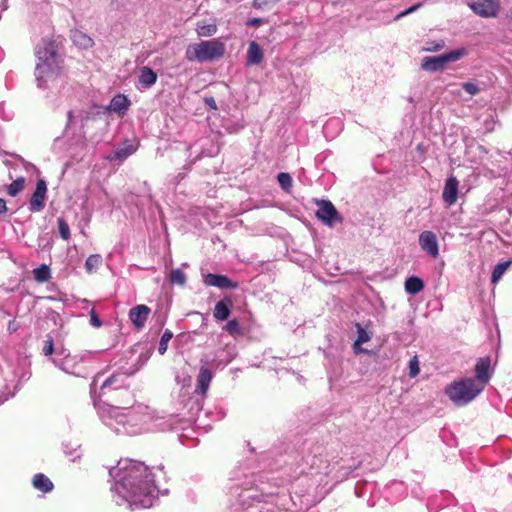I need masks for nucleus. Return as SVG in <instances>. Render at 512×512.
Wrapping results in <instances>:
<instances>
[{"label": "nucleus", "mask_w": 512, "mask_h": 512, "mask_svg": "<svg viewBox=\"0 0 512 512\" xmlns=\"http://www.w3.org/2000/svg\"><path fill=\"white\" fill-rule=\"evenodd\" d=\"M64 453L70 457V460L72 462H75L76 460L80 459L82 455L80 451V446L70 448L69 445H65Z\"/></svg>", "instance_id": "obj_43"}, {"label": "nucleus", "mask_w": 512, "mask_h": 512, "mask_svg": "<svg viewBox=\"0 0 512 512\" xmlns=\"http://www.w3.org/2000/svg\"><path fill=\"white\" fill-rule=\"evenodd\" d=\"M333 123H337V124H338V123H339V121H338V120H331V121L326 125V128H328V126H329L330 124H333Z\"/></svg>", "instance_id": "obj_55"}, {"label": "nucleus", "mask_w": 512, "mask_h": 512, "mask_svg": "<svg viewBox=\"0 0 512 512\" xmlns=\"http://www.w3.org/2000/svg\"><path fill=\"white\" fill-rule=\"evenodd\" d=\"M46 192V182L44 180H39L36 184V189L29 202V210L31 212H39L43 209Z\"/></svg>", "instance_id": "obj_15"}, {"label": "nucleus", "mask_w": 512, "mask_h": 512, "mask_svg": "<svg viewBox=\"0 0 512 512\" xmlns=\"http://www.w3.org/2000/svg\"><path fill=\"white\" fill-rule=\"evenodd\" d=\"M99 416L105 426L119 435H137L171 428L172 419L160 415L148 406L138 404L131 408L103 405Z\"/></svg>", "instance_id": "obj_2"}, {"label": "nucleus", "mask_w": 512, "mask_h": 512, "mask_svg": "<svg viewBox=\"0 0 512 512\" xmlns=\"http://www.w3.org/2000/svg\"><path fill=\"white\" fill-rule=\"evenodd\" d=\"M146 357L144 355L136 356L133 351H127L124 355L114 364L117 370L126 377L134 375L145 364Z\"/></svg>", "instance_id": "obj_9"}, {"label": "nucleus", "mask_w": 512, "mask_h": 512, "mask_svg": "<svg viewBox=\"0 0 512 512\" xmlns=\"http://www.w3.org/2000/svg\"><path fill=\"white\" fill-rule=\"evenodd\" d=\"M263 60V51L259 44L251 41L247 50V65H258Z\"/></svg>", "instance_id": "obj_23"}, {"label": "nucleus", "mask_w": 512, "mask_h": 512, "mask_svg": "<svg viewBox=\"0 0 512 512\" xmlns=\"http://www.w3.org/2000/svg\"><path fill=\"white\" fill-rule=\"evenodd\" d=\"M263 23V19L261 18H251L247 21L246 25L247 26H259Z\"/></svg>", "instance_id": "obj_49"}, {"label": "nucleus", "mask_w": 512, "mask_h": 512, "mask_svg": "<svg viewBox=\"0 0 512 512\" xmlns=\"http://www.w3.org/2000/svg\"><path fill=\"white\" fill-rule=\"evenodd\" d=\"M8 328L11 329V328H14V325H11V323L8 325Z\"/></svg>", "instance_id": "obj_60"}, {"label": "nucleus", "mask_w": 512, "mask_h": 512, "mask_svg": "<svg viewBox=\"0 0 512 512\" xmlns=\"http://www.w3.org/2000/svg\"><path fill=\"white\" fill-rule=\"evenodd\" d=\"M280 0H253L252 6L257 10H270Z\"/></svg>", "instance_id": "obj_35"}, {"label": "nucleus", "mask_w": 512, "mask_h": 512, "mask_svg": "<svg viewBox=\"0 0 512 512\" xmlns=\"http://www.w3.org/2000/svg\"><path fill=\"white\" fill-rule=\"evenodd\" d=\"M172 337H173V333L170 330L166 329L164 331V333L162 334L159 345H158L159 354H161V355L165 354V352L167 351V348H168V343L172 339Z\"/></svg>", "instance_id": "obj_32"}, {"label": "nucleus", "mask_w": 512, "mask_h": 512, "mask_svg": "<svg viewBox=\"0 0 512 512\" xmlns=\"http://www.w3.org/2000/svg\"><path fill=\"white\" fill-rule=\"evenodd\" d=\"M466 54L467 50L465 48H460L442 55L424 57L421 63V68L429 72L439 71L442 70L447 63L455 62Z\"/></svg>", "instance_id": "obj_8"}, {"label": "nucleus", "mask_w": 512, "mask_h": 512, "mask_svg": "<svg viewBox=\"0 0 512 512\" xmlns=\"http://www.w3.org/2000/svg\"><path fill=\"white\" fill-rule=\"evenodd\" d=\"M157 74L148 66H143L139 70L138 84L140 89H149L157 81Z\"/></svg>", "instance_id": "obj_19"}, {"label": "nucleus", "mask_w": 512, "mask_h": 512, "mask_svg": "<svg viewBox=\"0 0 512 512\" xmlns=\"http://www.w3.org/2000/svg\"><path fill=\"white\" fill-rule=\"evenodd\" d=\"M356 329H357V339L356 344L362 345L371 339V335L361 326V324L356 323Z\"/></svg>", "instance_id": "obj_37"}, {"label": "nucleus", "mask_w": 512, "mask_h": 512, "mask_svg": "<svg viewBox=\"0 0 512 512\" xmlns=\"http://www.w3.org/2000/svg\"><path fill=\"white\" fill-rule=\"evenodd\" d=\"M33 273L38 282H45L50 277V269L47 265H42L41 267L34 269Z\"/></svg>", "instance_id": "obj_34"}, {"label": "nucleus", "mask_w": 512, "mask_h": 512, "mask_svg": "<svg viewBox=\"0 0 512 512\" xmlns=\"http://www.w3.org/2000/svg\"><path fill=\"white\" fill-rule=\"evenodd\" d=\"M91 352H80L71 354L70 351L64 347L57 350L56 355L52 357L51 362L66 374L76 377H84L88 371L85 363L90 358Z\"/></svg>", "instance_id": "obj_5"}, {"label": "nucleus", "mask_w": 512, "mask_h": 512, "mask_svg": "<svg viewBox=\"0 0 512 512\" xmlns=\"http://www.w3.org/2000/svg\"><path fill=\"white\" fill-rule=\"evenodd\" d=\"M458 180L454 176L447 178L442 192L443 201L451 206L456 203L458 197Z\"/></svg>", "instance_id": "obj_18"}, {"label": "nucleus", "mask_w": 512, "mask_h": 512, "mask_svg": "<svg viewBox=\"0 0 512 512\" xmlns=\"http://www.w3.org/2000/svg\"><path fill=\"white\" fill-rule=\"evenodd\" d=\"M224 329L232 336H237L242 334V329L236 319H232L227 322Z\"/></svg>", "instance_id": "obj_40"}, {"label": "nucleus", "mask_w": 512, "mask_h": 512, "mask_svg": "<svg viewBox=\"0 0 512 512\" xmlns=\"http://www.w3.org/2000/svg\"><path fill=\"white\" fill-rule=\"evenodd\" d=\"M424 288V282L416 276H411L405 281V290L410 295H416Z\"/></svg>", "instance_id": "obj_27"}, {"label": "nucleus", "mask_w": 512, "mask_h": 512, "mask_svg": "<svg viewBox=\"0 0 512 512\" xmlns=\"http://www.w3.org/2000/svg\"><path fill=\"white\" fill-rule=\"evenodd\" d=\"M230 306L231 300L229 298H225L216 303L213 315L219 321L227 320L230 315Z\"/></svg>", "instance_id": "obj_24"}, {"label": "nucleus", "mask_w": 512, "mask_h": 512, "mask_svg": "<svg viewBox=\"0 0 512 512\" xmlns=\"http://www.w3.org/2000/svg\"><path fill=\"white\" fill-rule=\"evenodd\" d=\"M490 367L491 361L489 357L479 358L475 365V377H471L483 390L492 376Z\"/></svg>", "instance_id": "obj_12"}, {"label": "nucleus", "mask_w": 512, "mask_h": 512, "mask_svg": "<svg viewBox=\"0 0 512 512\" xmlns=\"http://www.w3.org/2000/svg\"><path fill=\"white\" fill-rule=\"evenodd\" d=\"M176 382L180 384L182 387L189 386L191 383V377L188 374L182 373L176 375Z\"/></svg>", "instance_id": "obj_45"}, {"label": "nucleus", "mask_w": 512, "mask_h": 512, "mask_svg": "<svg viewBox=\"0 0 512 512\" xmlns=\"http://www.w3.org/2000/svg\"><path fill=\"white\" fill-rule=\"evenodd\" d=\"M102 256L100 254H92L85 261V268L88 273H92L102 264Z\"/></svg>", "instance_id": "obj_30"}, {"label": "nucleus", "mask_w": 512, "mask_h": 512, "mask_svg": "<svg viewBox=\"0 0 512 512\" xmlns=\"http://www.w3.org/2000/svg\"><path fill=\"white\" fill-rule=\"evenodd\" d=\"M109 475L117 505H128L132 509L149 508L160 493L156 474L142 462L121 459L109 469Z\"/></svg>", "instance_id": "obj_1"}, {"label": "nucleus", "mask_w": 512, "mask_h": 512, "mask_svg": "<svg viewBox=\"0 0 512 512\" xmlns=\"http://www.w3.org/2000/svg\"><path fill=\"white\" fill-rule=\"evenodd\" d=\"M196 32L200 37H210L216 34L217 25L214 23H198Z\"/></svg>", "instance_id": "obj_28"}, {"label": "nucleus", "mask_w": 512, "mask_h": 512, "mask_svg": "<svg viewBox=\"0 0 512 512\" xmlns=\"http://www.w3.org/2000/svg\"><path fill=\"white\" fill-rule=\"evenodd\" d=\"M221 353V350L217 351L216 357H220L219 354Z\"/></svg>", "instance_id": "obj_58"}, {"label": "nucleus", "mask_w": 512, "mask_h": 512, "mask_svg": "<svg viewBox=\"0 0 512 512\" xmlns=\"http://www.w3.org/2000/svg\"><path fill=\"white\" fill-rule=\"evenodd\" d=\"M482 391L483 389L470 377L456 380L445 388V394L456 406L469 404Z\"/></svg>", "instance_id": "obj_6"}, {"label": "nucleus", "mask_w": 512, "mask_h": 512, "mask_svg": "<svg viewBox=\"0 0 512 512\" xmlns=\"http://www.w3.org/2000/svg\"><path fill=\"white\" fill-rule=\"evenodd\" d=\"M233 358H234V355L229 354V356L225 360L221 359L219 361L218 365H222L224 367V366L228 365L232 361Z\"/></svg>", "instance_id": "obj_52"}, {"label": "nucleus", "mask_w": 512, "mask_h": 512, "mask_svg": "<svg viewBox=\"0 0 512 512\" xmlns=\"http://www.w3.org/2000/svg\"><path fill=\"white\" fill-rule=\"evenodd\" d=\"M150 312L148 306L139 304L130 309L129 319L137 329H140L145 325Z\"/></svg>", "instance_id": "obj_17"}, {"label": "nucleus", "mask_w": 512, "mask_h": 512, "mask_svg": "<svg viewBox=\"0 0 512 512\" xmlns=\"http://www.w3.org/2000/svg\"><path fill=\"white\" fill-rule=\"evenodd\" d=\"M203 282L206 286H213L220 289H234L237 287V284L231 281L227 276L213 273L205 274Z\"/></svg>", "instance_id": "obj_16"}, {"label": "nucleus", "mask_w": 512, "mask_h": 512, "mask_svg": "<svg viewBox=\"0 0 512 512\" xmlns=\"http://www.w3.org/2000/svg\"><path fill=\"white\" fill-rule=\"evenodd\" d=\"M238 487L232 488V494L238 497V503L243 507H250L254 503H260L263 500V495L259 494L256 490L245 488L238 493Z\"/></svg>", "instance_id": "obj_14"}, {"label": "nucleus", "mask_w": 512, "mask_h": 512, "mask_svg": "<svg viewBox=\"0 0 512 512\" xmlns=\"http://www.w3.org/2000/svg\"><path fill=\"white\" fill-rule=\"evenodd\" d=\"M89 315H90V324L93 327L99 328L102 326V321L100 320V318L98 317V315L94 309H92L90 311Z\"/></svg>", "instance_id": "obj_48"}, {"label": "nucleus", "mask_w": 512, "mask_h": 512, "mask_svg": "<svg viewBox=\"0 0 512 512\" xmlns=\"http://www.w3.org/2000/svg\"><path fill=\"white\" fill-rule=\"evenodd\" d=\"M445 47L444 40H431L425 43L423 50L426 52H437Z\"/></svg>", "instance_id": "obj_36"}, {"label": "nucleus", "mask_w": 512, "mask_h": 512, "mask_svg": "<svg viewBox=\"0 0 512 512\" xmlns=\"http://www.w3.org/2000/svg\"><path fill=\"white\" fill-rule=\"evenodd\" d=\"M471 10L484 18L495 17L500 10V0H477L468 2Z\"/></svg>", "instance_id": "obj_11"}, {"label": "nucleus", "mask_w": 512, "mask_h": 512, "mask_svg": "<svg viewBox=\"0 0 512 512\" xmlns=\"http://www.w3.org/2000/svg\"><path fill=\"white\" fill-rule=\"evenodd\" d=\"M419 246L432 258L439 256V245L437 236L434 232L426 230L419 235Z\"/></svg>", "instance_id": "obj_13"}, {"label": "nucleus", "mask_w": 512, "mask_h": 512, "mask_svg": "<svg viewBox=\"0 0 512 512\" xmlns=\"http://www.w3.org/2000/svg\"><path fill=\"white\" fill-rule=\"evenodd\" d=\"M57 222H58V230H59V234H60L61 238L66 241L69 240L71 237V234H70V228H69L68 223L62 217L58 218Z\"/></svg>", "instance_id": "obj_38"}, {"label": "nucleus", "mask_w": 512, "mask_h": 512, "mask_svg": "<svg viewBox=\"0 0 512 512\" xmlns=\"http://www.w3.org/2000/svg\"><path fill=\"white\" fill-rule=\"evenodd\" d=\"M511 264H512L511 260L504 261V262L497 264L492 271L491 282L494 284L497 283L501 279L503 274L507 271V269L510 267Z\"/></svg>", "instance_id": "obj_29"}, {"label": "nucleus", "mask_w": 512, "mask_h": 512, "mask_svg": "<svg viewBox=\"0 0 512 512\" xmlns=\"http://www.w3.org/2000/svg\"><path fill=\"white\" fill-rule=\"evenodd\" d=\"M4 380L6 381L5 389H9V384L13 385V391L6 395H0V405L13 397L20 389L22 383L27 381L31 375L30 362L26 358L17 357L15 361L8 362L5 369L1 370Z\"/></svg>", "instance_id": "obj_4"}, {"label": "nucleus", "mask_w": 512, "mask_h": 512, "mask_svg": "<svg viewBox=\"0 0 512 512\" xmlns=\"http://www.w3.org/2000/svg\"><path fill=\"white\" fill-rule=\"evenodd\" d=\"M278 182L280 186L285 190L288 191L292 186V178L288 173L281 172L277 176Z\"/></svg>", "instance_id": "obj_41"}, {"label": "nucleus", "mask_w": 512, "mask_h": 512, "mask_svg": "<svg viewBox=\"0 0 512 512\" xmlns=\"http://www.w3.org/2000/svg\"><path fill=\"white\" fill-rule=\"evenodd\" d=\"M316 203L318 206L316 217L325 225L332 227L335 223L342 221V217L332 202L329 200H317Z\"/></svg>", "instance_id": "obj_10"}, {"label": "nucleus", "mask_w": 512, "mask_h": 512, "mask_svg": "<svg viewBox=\"0 0 512 512\" xmlns=\"http://www.w3.org/2000/svg\"><path fill=\"white\" fill-rule=\"evenodd\" d=\"M22 189H23V180L17 179L9 185L8 194L10 196H16Z\"/></svg>", "instance_id": "obj_44"}, {"label": "nucleus", "mask_w": 512, "mask_h": 512, "mask_svg": "<svg viewBox=\"0 0 512 512\" xmlns=\"http://www.w3.org/2000/svg\"><path fill=\"white\" fill-rule=\"evenodd\" d=\"M137 150V146L131 144V143H125L122 147L117 148L113 155L109 157L110 160L113 161H124L126 160L130 155L135 153Z\"/></svg>", "instance_id": "obj_25"}, {"label": "nucleus", "mask_w": 512, "mask_h": 512, "mask_svg": "<svg viewBox=\"0 0 512 512\" xmlns=\"http://www.w3.org/2000/svg\"><path fill=\"white\" fill-rule=\"evenodd\" d=\"M58 349H55V344H54V339L53 337L48 334L46 336V339L43 341V345H42V348H41V351H42V354L44 356H53V354L56 355V352H57Z\"/></svg>", "instance_id": "obj_31"}, {"label": "nucleus", "mask_w": 512, "mask_h": 512, "mask_svg": "<svg viewBox=\"0 0 512 512\" xmlns=\"http://www.w3.org/2000/svg\"><path fill=\"white\" fill-rule=\"evenodd\" d=\"M221 353V350L217 351L216 357H220L219 354Z\"/></svg>", "instance_id": "obj_56"}, {"label": "nucleus", "mask_w": 512, "mask_h": 512, "mask_svg": "<svg viewBox=\"0 0 512 512\" xmlns=\"http://www.w3.org/2000/svg\"><path fill=\"white\" fill-rule=\"evenodd\" d=\"M73 41L77 44V45H80L81 47L83 48H88V47H91L92 44H93V41L90 37H88L87 35L81 33V32H75L74 35H73Z\"/></svg>", "instance_id": "obj_33"}, {"label": "nucleus", "mask_w": 512, "mask_h": 512, "mask_svg": "<svg viewBox=\"0 0 512 512\" xmlns=\"http://www.w3.org/2000/svg\"><path fill=\"white\" fill-rule=\"evenodd\" d=\"M6 210V202L2 198H0V214L4 213Z\"/></svg>", "instance_id": "obj_54"}, {"label": "nucleus", "mask_w": 512, "mask_h": 512, "mask_svg": "<svg viewBox=\"0 0 512 512\" xmlns=\"http://www.w3.org/2000/svg\"><path fill=\"white\" fill-rule=\"evenodd\" d=\"M8 9V0H0V12L3 13Z\"/></svg>", "instance_id": "obj_53"}, {"label": "nucleus", "mask_w": 512, "mask_h": 512, "mask_svg": "<svg viewBox=\"0 0 512 512\" xmlns=\"http://www.w3.org/2000/svg\"><path fill=\"white\" fill-rule=\"evenodd\" d=\"M130 100L123 94H117L114 96L107 109L111 112L123 115L129 109Z\"/></svg>", "instance_id": "obj_21"}, {"label": "nucleus", "mask_w": 512, "mask_h": 512, "mask_svg": "<svg viewBox=\"0 0 512 512\" xmlns=\"http://www.w3.org/2000/svg\"><path fill=\"white\" fill-rule=\"evenodd\" d=\"M422 6V3H418V4H415L409 8H407L406 10L400 12L396 17H395V20H399L401 19L402 17L404 16H407L413 12H415L416 10H418L420 7Z\"/></svg>", "instance_id": "obj_46"}, {"label": "nucleus", "mask_w": 512, "mask_h": 512, "mask_svg": "<svg viewBox=\"0 0 512 512\" xmlns=\"http://www.w3.org/2000/svg\"><path fill=\"white\" fill-rule=\"evenodd\" d=\"M205 103L211 108V109H217L216 101L213 97L205 98Z\"/></svg>", "instance_id": "obj_50"}, {"label": "nucleus", "mask_w": 512, "mask_h": 512, "mask_svg": "<svg viewBox=\"0 0 512 512\" xmlns=\"http://www.w3.org/2000/svg\"><path fill=\"white\" fill-rule=\"evenodd\" d=\"M408 368H409V376L411 378H415L419 374L420 367H419V360H418V356L417 355L413 356L409 360Z\"/></svg>", "instance_id": "obj_42"}, {"label": "nucleus", "mask_w": 512, "mask_h": 512, "mask_svg": "<svg viewBox=\"0 0 512 512\" xmlns=\"http://www.w3.org/2000/svg\"><path fill=\"white\" fill-rule=\"evenodd\" d=\"M170 281L173 284L184 285L186 282V276L181 269H173L170 273Z\"/></svg>", "instance_id": "obj_39"}, {"label": "nucleus", "mask_w": 512, "mask_h": 512, "mask_svg": "<svg viewBox=\"0 0 512 512\" xmlns=\"http://www.w3.org/2000/svg\"><path fill=\"white\" fill-rule=\"evenodd\" d=\"M213 378V374L210 369L206 366H201L197 379V387L195 389V393L198 395H204L210 385V382Z\"/></svg>", "instance_id": "obj_20"}, {"label": "nucleus", "mask_w": 512, "mask_h": 512, "mask_svg": "<svg viewBox=\"0 0 512 512\" xmlns=\"http://www.w3.org/2000/svg\"><path fill=\"white\" fill-rule=\"evenodd\" d=\"M221 353V350L217 351L216 357H220L219 354Z\"/></svg>", "instance_id": "obj_57"}, {"label": "nucleus", "mask_w": 512, "mask_h": 512, "mask_svg": "<svg viewBox=\"0 0 512 512\" xmlns=\"http://www.w3.org/2000/svg\"><path fill=\"white\" fill-rule=\"evenodd\" d=\"M8 328L11 329V328H14V325H11V323L8 325Z\"/></svg>", "instance_id": "obj_59"}, {"label": "nucleus", "mask_w": 512, "mask_h": 512, "mask_svg": "<svg viewBox=\"0 0 512 512\" xmlns=\"http://www.w3.org/2000/svg\"><path fill=\"white\" fill-rule=\"evenodd\" d=\"M462 87L470 95H476L479 92V87L471 82L464 83Z\"/></svg>", "instance_id": "obj_47"}, {"label": "nucleus", "mask_w": 512, "mask_h": 512, "mask_svg": "<svg viewBox=\"0 0 512 512\" xmlns=\"http://www.w3.org/2000/svg\"><path fill=\"white\" fill-rule=\"evenodd\" d=\"M126 376L122 375V373L118 370H116L111 376L106 378L103 383L100 386V390L102 393L105 392V390L112 388V389H119L122 388L125 384Z\"/></svg>", "instance_id": "obj_22"}, {"label": "nucleus", "mask_w": 512, "mask_h": 512, "mask_svg": "<svg viewBox=\"0 0 512 512\" xmlns=\"http://www.w3.org/2000/svg\"><path fill=\"white\" fill-rule=\"evenodd\" d=\"M32 484L35 489L48 493L54 488L52 481L44 474L38 473L33 477Z\"/></svg>", "instance_id": "obj_26"}, {"label": "nucleus", "mask_w": 512, "mask_h": 512, "mask_svg": "<svg viewBox=\"0 0 512 512\" xmlns=\"http://www.w3.org/2000/svg\"><path fill=\"white\" fill-rule=\"evenodd\" d=\"M34 55V77L37 87L53 93L60 92L66 84V78L62 67L63 59L56 41L49 36L43 37L35 45Z\"/></svg>", "instance_id": "obj_3"}, {"label": "nucleus", "mask_w": 512, "mask_h": 512, "mask_svg": "<svg viewBox=\"0 0 512 512\" xmlns=\"http://www.w3.org/2000/svg\"><path fill=\"white\" fill-rule=\"evenodd\" d=\"M353 351L355 354L365 353L367 352L366 349H363L361 345H357L356 341L353 343Z\"/></svg>", "instance_id": "obj_51"}, {"label": "nucleus", "mask_w": 512, "mask_h": 512, "mask_svg": "<svg viewBox=\"0 0 512 512\" xmlns=\"http://www.w3.org/2000/svg\"><path fill=\"white\" fill-rule=\"evenodd\" d=\"M225 53V45L218 39L201 41L190 45L186 50V58L190 61L207 62L220 59Z\"/></svg>", "instance_id": "obj_7"}]
</instances>
